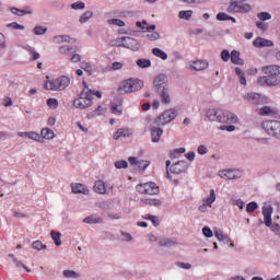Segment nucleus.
I'll use <instances>...</instances> for the list:
<instances>
[{"mask_svg":"<svg viewBox=\"0 0 280 280\" xmlns=\"http://www.w3.org/2000/svg\"><path fill=\"white\" fill-rule=\"evenodd\" d=\"M206 115L209 121H219V124H237V115L228 110L209 109Z\"/></svg>","mask_w":280,"mask_h":280,"instance_id":"obj_1","label":"nucleus"},{"mask_svg":"<svg viewBox=\"0 0 280 280\" xmlns=\"http://www.w3.org/2000/svg\"><path fill=\"white\" fill-rule=\"evenodd\" d=\"M143 86V81L135 78L127 79L122 81L118 89V95H128V93H135L137 91H141Z\"/></svg>","mask_w":280,"mask_h":280,"instance_id":"obj_2","label":"nucleus"},{"mask_svg":"<svg viewBox=\"0 0 280 280\" xmlns=\"http://www.w3.org/2000/svg\"><path fill=\"white\" fill-rule=\"evenodd\" d=\"M272 213H275V208H272V206L262 207L264 224L268 229H271L275 235H278V237H280V225L279 223H272Z\"/></svg>","mask_w":280,"mask_h":280,"instance_id":"obj_3","label":"nucleus"},{"mask_svg":"<svg viewBox=\"0 0 280 280\" xmlns=\"http://www.w3.org/2000/svg\"><path fill=\"white\" fill-rule=\"evenodd\" d=\"M178 117V110L176 108H168L164 110L160 116H158L153 124L154 126H167V124H172L174 119Z\"/></svg>","mask_w":280,"mask_h":280,"instance_id":"obj_4","label":"nucleus"},{"mask_svg":"<svg viewBox=\"0 0 280 280\" xmlns=\"http://www.w3.org/2000/svg\"><path fill=\"white\" fill-rule=\"evenodd\" d=\"M91 92H84V90L79 94V97L73 101V106L80 110L91 108L93 106V97H91Z\"/></svg>","mask_w":280,"mask_h":280,"instance_id":"obj_5","label":"nucleus"},{"mask_svg":"<svg viewBox=\"0 0 280 280\" xmlns=\"http://www.w3.org/2000/svg\"><path fill=\"white\" fill-rule=\"evenodd\" d=\"M261 128L273 139H280V121L279 120H265L261 122Z\"/></svg>","mask_w":280,"mask_h":280,"instance_id":"obj_6","label":"nucleus"},{"mask_svg":"<svg viewBox=\"0 0 280 280\" xmlns=\"http://www.w3.org/2000/svg\"><path fill=\"white\" fill-rule=\"evenodd\" d=\"M136 189H137V191H139V194H145L149 196H156V194H159V191H160L159 186H156V183H154V182L139 184L136 187Z\"/></svg>","mask_w":280,"mask_h":280,"instance_id":"obj_7","label":"nucleus"},{"mask_svg":"<svg viewBox=\"0 0 280 280\" xmlns=\"http://www.w3.org/2000/svg\"><path fill=\"white\" fill-rule=\"evenodd\" d=\"M245 100L255 106H264L268 104V96H264L259 93L250 92L245 96Z\"/></svg>","mask_w":280,"mask_h":280,"instance_id":"obj_8","label":"nucleus"},{"mask_svg":"<svg viewBox=\"0 0 280 280\" xmlns=\"http://www.w3.org/2000/svg\"><path fill=\"white\" fill-rule=\"evenodd\" d=\"M280 80V71L272 73L268 77H260L258 79V84L260 86H277Z\"/></svg>","mask_w":280,"mask_h":280,"instance_id":"obj_9","label":"nucleus"},{"mask_svg":"<svg viewBox=\"0 0 280 280\" xmlns=\"http://www.w3.org/2000/svg\"><path fill=\"white\" fill-rule=\"evenodd\" d=\"M189 170V163L185 160L178 161L170 167L171 174H185Z\"/></svg>","mask_w":280,"mask_h":280,"instance_id":"obj_10","label":"nucleus"},{"mask_svg":"<svg viewBox=\"0 0 280 280\" xmlns=\"http://www.w3.org/2000/svg\"><path fill=\"white\" fill-rule=\"evenodd\" d=\"M221 178H226L228 180H237V178H242V171L240 170H224L219 174Z\"/></svg>","mask_w":280,"mask_h":280,"instance_id":"obj_11","label":"nucleus"},{"mask_svg":"<svg viewBox=\"0 0 280 280\" xmlns=\"http://www.w3.org/2000/svg\"><path fill=\"white\" fill-rule=\"evenodd\" d=\"M150 132L152 143H159V141H161V137H163V126H156L153 122L151 125Z\"/></svg>","mask_w":280,"mask_h":280,"instance_id":"obj_12","label":"nucleus"},{"mask_svg":"<svg viewBox=\"0 0 280 280\" xmlns=\"http://www.w3.org/2000/svg\"><path fill=\"white\" fill-rule=\"evenodd\" d=\"M189 69L192 71H207V69H209V61L205 59L190 61Z\"/></svg>","mask_w":280,"mask_h":280,"instance_id":"obj_13","label":"nucleus"},{"mask_svg":"<svg viewBox=\"0 0 280 280\" xmlns=\"http://www.w3.org/2000/svg\"><path fill=\"white\" fill-rule=\"evenodd\" d=\"M153 86L156 91H160V89H167V75L163 73L158 74L153 80Z\"/></svg>","mask_w":280,"mask_h":280,"instance_id":"obj_14","label":"nucleus"},{"mask_svg":"<svg viewBox=\"0 0 280 280\" xmlns=\"http://www.w3.org/2000/svg\"><path fill=\"white\" fill-rule=\"evenodd\" d=\"M253 46L257 49H264V47H275V43L264 37H256L253 42Z\"/></svg>","mask_w":280,"mask_h":280,"instance_id":"obj_15","label":"nucleus"},{"mask_svg":"<svg viewBox=\"0 0 280 280\" xmlns=\"http://www.w3.org/2000/svg\"><path fill=\"white\" fill-rule=\"evenodd\" d=\"M124 43V47L126 49H131V51H139V48L141 47V45H139V40L132 37H125Z\"/></svg>","mask_w":280,"mask_h":280,"instance_id":"obj_16","label":"nucleus"},{"mask_svg":"<svg viewBox=\"0 0 280 280\" xmlns=\"http://www.w3.org/2000/svg\"><path fill=\"white\" fill-rule=\"evenodd\" d=\"M156 93L159 94L162 104H172V97L170 96V88H160V90H156Z\"/></svg>","mask_w":280,"mask_h":280,"instance_id":"obj_17","label":"nucleus"},{"mask_svg":"<svg viewBox=\"0 0 280 280\" xmlns=\"http://www.w3.org/2000/svg\"><path fill=\"white\" fill-rule=\"evenodd\" d=\"M55 80H56L58 91H65V89H67V86L71 84V80L69 79V77L61 75Z\"/></svg>","mask_w":280,"mask_h":280,"instance_id":"obj_18","label":"nucleus"},{"mask_svg":"<svg viewBox=\"0 0 280 280\" xmlns=\"http://www.w3.org/2000/svg\"><path fill=\"white\" fill-rule=\"evenodd\" d=\"M72 194H83L84 196H89V187L86 185L78 183V184H72Z\"/></svg>","mask_w":280,"mask_h":280,"instance_id":"obj_19","label":"nucleus"},{"mask_svg":"<svg viewBox=\"0 0 280 280\" xmlns=\"http://www.w3.org/2000/svg\"><path fill=\"white\" fill-rule=\"evenodd\" d=\"M85 224H104V218L97 214H91L83 219Z\"/></svg>","mask_w":280,"mask_h":280,"instance_id":"obj_20","label":"nucleus"},{"mask_svg":"<svg viewBox=\"0 0 280 280\" xmlns=\"http://www.w3.org/2000/svg\"><path fill=\"white\" fill-rule=\"evenodd\" d=\"M258 115H261V117H270L272 115H277V109L270 107V106H264L259 109H257Z\"/></svg>","mask_w":280,"mask_h":280,"instance_id":"obj_21","label":"nucleus"},{"mask_svg":"<svg viewBox=\"0 0 280 280\" xmlns=\"http://www.w3.org/2000/svg\"><path fill=\"white\" fill-rule=\"evenodd\" d=\"M214 237H217V240L219 242H224V244H229L231 242V237L226 234H224V232H222V230H214Z\"/></svg>","mask_w":280,"mask_h":280,"instance_id":"obj_22","label":"nucleus"},{"mask_svg":"<svg viewBox=\"0 0 280 280\" xmlns=\"http://www.w3.org/2000/svg\"><path fill=\"white\" fill-rule=\"evenodd\" d=\"M241 3L242 0H231L230 5L228 7L229 14H237Z\"/></svg>","mask_w":280,"mask_h":280,"instance_id":"obj_23","label":"nucleus"},{"mask_svg":"<svg viewBox=\"0 0 280 280\" xmlns=\"http://www.w3.org/2000/svg\"><path fill=\"white\" fill-rule=\"evenodd\" d=\"M94 191L96 194H106V184L104 183V180L98 179L95 182Z\"/></svg>","mask_w":280,"mask_h":280,"instance_id":"obj_24","label":"nucleus"},{"mask_svg":"<svg viewBox=\"0 0 280 280\" xmlns=\"http://www.w3.org/2000/svg\"><path fill=\"white\" fill-rule=\"evenodd\" d=\"M230 60L233 65H244V59L240 58V51L232 50Z\"/></svg>","mask_w":280,"mask_h":280,"instance_id":"obj_25","label":"nucleus"},{"mask_svg":"<svg viewBox=\"0 0 280 280\" xmlns=\"http://www.w3.org/2000/svg\"><path fill=\"white\" fill-rule=\"evenodd\" d=\"M40 137H42L43 141H44V139L51 140L55 137L54 130H51L49 128H44L40 131Z\"/></svg>","mask_w":280,"mask_h":280,"instance_id":"obj_26","label":"nucleus"},{"mask_svg":"<svg viewBox=\"0 0 280 280\" xmlns=\"http://www.w3.org/2000/svg\"><path fill=\"white\" fill-rule=\"evenodd\" d=\"M90 19H93V11H85L79 18V23H81V25H84V23H89Z\"/></svg>","mask_w":280,"mask_h":280,"instance_id":"obj_27","label":"nucleus"},{"mask_svg":"<svg viewBox=\"0 0 280 280\" xmlns=\"http://www.w3.org/2000/svg\"><path fill=\"white\" fill-rule=\"evenodd\" d=\"M142 220H149L150 222H152L153 226H159L161 224L159 217L153 214H144L142 215Z\"/></svg>","mask_w":280,"mask_h":280,"instance_id":"obj_28","label":"nucleus"},{"mask_svg":"<svg viewBox=\"0 0 280 280\" xmlns=\"http://www.w3.org/2000/svg\"><path fill=\"white\" fill-rule=\"evenodd\" d=\"M50 235H51L52 242H55V245L62 246V241L60 240V237H62V234L60 232L51 231Z\"/></svg>","mask_w":280,"mask_h":280,"instance_id":"obj_29","label":"nucleus"},{"mask_svg":"<svg viewBox=\"0 0 280 280\" xmlns=\"http://www.w3.org/2000/svg\"><path fill=\"white\" fill-rule=\"evenodd\" d=\"M152 54L156 56V58H161V60H167V52L163 51L161 48H153Z\"/></svg>","mask_w":280,"mask_h":280,"instance_id":"obj_30","label":"nucleus"},{"mask_svg":"<svg viewBox=\"0 0 280 280\" xmlns=\"http://www.w3.org/2000/svg\"><path fill=\"white\" fill-rule=\"evenodd\" d=\"M11 13L15 14V16H25V14H32L33 11L32 10H21V9H16V8H11Z\"/></svg>","mask_w":280,"mask_h":280,"instance_id":"obj_31","label":"nucleus"},{"mask_svg":"<svg viewBox=\"0 0 280 280\" xmlns=\"http://www.w3.org/2000/svg\"><path fill=\"white\" fill-rule=\"evenodd\" d=\"M250 10H253L250 4L241 2L236 14H246V13L250 12Z\"/></svg>","mask_w":280,"mask_h":280,"instance_id":"obj_32","label":"nucleus"},{"mask_svg":"<svg viewBox=\"0 0 280 280\" xmlns=\"http://www.w3.org/2000/svg\"><path fill=\"white\" fill-rule=\"evenodd\" d=\"M44 89L46 91H58V84L56 83V79L51 81H46Z\"/></svg>","mask_w":280,"mask_h":280,"instance_id":"obj_33","label":"nucleus"},{"mask_svg":"<svg viewBox=\"0 0 280 280\" xmlns=\"http://www.w3.org/2000/svg\"><path fill=\"white\" fill-rule=\"evenodd\" d=\"M33 34L35 36H43L45 34H47V27L45 26H40V25H36L34 28H33Z\"/></svg>","mask_w":280,"mask_h":280,"instance_id":"obj_34","label":"nucleus"},{"mask_svg":"<svg viewBox=\"0 0 280 280\" xmlns=\"http://www.w3.org/2000/svg\"><path fill=\"white\" fill-rule=\"evenodd\" d=\"M63 277L66 279H80V273L74 270H63Z\"/></svg>","mask_w":280,"mask_h":280,"instance_id":"obj_35","label":"nucleus"},{"mask_svg":"<svg viewBox=\"0 0 280 280\" xmlns=\"http://www.w3.org/2000/svg\"><path fill=\"white\" fill-rule=\"evenodd\" d=\"M176 242H174V240L172 238H163L160 241V246L162 247H167V248H172V246H175Z\"/></svg>","mask_w":280,"mask_h":280,"instance_id":"obj_36","label":"nucleus"},{"mask_svg":"<svg viewBox=\"0 0 280 280\" xmlns=\"http://www.w3.org/2000/svg\"><path fill=\"white\" fill-rule=\"evenodd\" d=\"M137 65L140 69H148V67H152V61L150 59H138Z\"/></svg>","mask_w":280,"mask_h":280,"instance_id":"obj_37","label":"nucleus"},{"mask_svg":"<svg viewBox=\"0 0 280 280\" xmlns=\"http://www.w3.org/2000/svg\"><path fill=\"white\" fill-rule=\"evenodd\" d=\"M108 25H115L116 27H126V22L119 19H110L107 21Z\"/></svg>","mask_w":280,"mask_h":280,"instance_id":"obj_38","label":"nucleus"},{"mask_svg":"<svg viewBox=\"0 0 280 280\" xmlns=\"http://www.w3.org/2000/svg\"><path fill=\"white\" fill-rule=\"evenodd\" d=\"M116 170H128V161L126 160H118L114 163Z\"/></svg>","mask_w":280,"mask_h":280,"instance_id":"obj_39","label":"nucleus"},{"mask_svg":"<svg viewBox=\"0 0 280 280\" xmlns=\"http://www.w3.org/2000/svg\"><path fill=\"white\" fill-rule=\"evenodd\" d=\"M257 209H259V205L256 201H250L246 206L247 213H255V211H257Z\"/></svg>","mask_w":280,"mask_h":280,"instance_id":"obj_40","label":"nucleus"},{"mask_svg":"<svg viewBox=\"0 0 280 280\" xmlns=\"http://www.w3.org/2000/svg\"><path fill=\"white\" fill-rule=\"evenodd\" d=\"M194 14V11L187 10V11H180L178 16L179 19H183L184 21H189Z\"/></svg>","mask_w":280,"mask_h":280,"instance_id":"obj_41","label":"nucleus"},{"mask_svg":"<svg viewBox=\"0 0 280 280\" xmlns=\"http://www.w3.org/2000/svg\"><path fill=\"white\" fill-rule=\"evenodd\" d=\"M144 205H149L150 207H161L163 202L161 199H144Z\"/></svg>","mask_w":280,"mask_h":280,"instance_id":"obj_42","label":"nucleus"},{"mask_svg":"<svg viewBox=\"0 0 280 280\" xmlns=\"http://www.w3.org/2000/svg\"><path fill=\"white\" fill-rule=\"evenodd\" d=\"M215 202V190H210V196L205 200L203 203L208 205V207H211Z\"/></svg>","mask_w":280,"mask_h":280,"instance_id":"obj_43","label":"nucleus"},{"mask_svg":"<svg viewBox=\"0 0 280 280\" xmlns=\"http://www.w3.org/2000/svg\"><path fill=\"white\" fill-rule=\"evenodd\" d=\"M236 78L242 86H246V74L244 71H236Z\"/></svg>","mask_w":280,"mask_h":280,"instance_id":"obj_44","label":"nucleus"},{"mask_svg":"<svg viewBox=\"0 0 280 280\" xmlns=\"http://www.w3.org/2000/svg\"><path fill=\"white\" fill-rule=\"evenodd\" d=\"M97 207L98 209H102V211H110V209H113V203H110V201H102Z\"/></svg>","mask_w":280,"mask_h":280,"instance_id":"obj_45","label":"nucleus"},{"mask_svg":"<svg viewBox=\"0 0 280 280\" xmlns=\"http://www.w3.org/2000/svg\"><path fill=\"white\" fill-rule=\"evenodd\" d=\"M231 203L234 207H238V209H244V207H246V202H244L242 199L231 198Z\"/></svg>","mask_w":280,"mask_h":280,"instance_id":"obj_46","label":"nucleus"},{"mask_svg":"<svg viewBox=\"0 0 280 280\" xmlns=\"http://www.w3.org/2000/svg\"><path fill=\"white\" fill-rule=\"evenodd\" d=\"M35 250H47V245L43 244L40 241H35L32 244Z\"/></svg>","mask_w":280,"mask_h":280,"instance_id":"obj_47","label":"nucleus"},{"mask_svg":"<svg viewBox=\"0 0 280 280\" xmlns=\"http://www.w3.org/2000/svg\"><path fill=\"white\" fill-rule=\"evenodd\" d=\"M48 108L56 110L58 108V98H48L46 101Z\"/></svg>","mask_w":280,"mask_h":280,"instance_id":"obj_48","label":"nucleus"},{"mask_svg":"<svg viewBox=\"0 0 280 280\" xmlns=\"http://www.w3.org/2000/svg\"><path fill=\"white\" fill-rule=\"evenodd\" d=\"M28 139H32L33 141H38L39 143H43V138L40 135H38L35 131H28Z\"/></svg>","mask_w":280,"mask_h":280,"instance_id":"obj_49","label":"nucleus"},{"mask_svg":"<svg viewBox=\"0 0 280 280\" xmlns=\"http://www.w3.org/2000/svg\"><path fill=\"white\" fill-rule=\"evenodd\" d=\"M137 165V167L139 168V170H148V167L150 166V161H148V160H140V161H138V163L136 164Z\"/></svg>","mask_w":280,"mask_h":280,"instance_id":"obj_50","label":"nucleus"},{"mask_svg":"<svg viewBox=\"0 0 280 280\" xmlns=\"http://www.w3.org/2000/svg\"><path fill=\"white\" fill-rule=\"evenodd\" d=\"M112 113H113V115H122L124 110L121 109V106H119L115 103H112Z\"/></svg>","mask_w":280,"mask_h":280,"instance_id":"obj_51","label":"nucleus"},{"mask_svg":"<svg viewBox=\"0 0 280 280\" xmlns=\"http://www.w3.org/2000/svg\"><path fill=\"white\" fill-rule=\"evenodd\" d=\"M86 8V4L82 1H77L71 4L72 10H84Z\"/></svg>","mask_w":280,"mask_h":280,"instance_id":"obj_52","label":"nucleus"},{"mask_svg":"<svg viewBox=\"0 0 280 280\" xmlns=\"http://www.w3.org/2000/svg\"><path fill=\"white\" fill-rule=\"evenodd\" d=\"M257 18L260 21H270V19H272V15L268 12H260V13L257 14Z\"/></svg>","mask_w":280,"mask_h":280,"instance_id":"obj_53","label":"nucleus"},{"mask_svg":"<svg viewBox=\"0 0 280 280\" xmlns=\"http://www.w3.org/2000/svg\"><path fill=\"white\" fill-rule=\"evenodd\" d=\"M7 27L11 28V30H25V26L22 24H19L16 22H11L9 24H7Z\"/></svg>","mask_w":280,"mask_h":280,"instance_id":"obj_54","label":"nucleus"},{"mask_svg":"<svg viewBox=\"0 0 280 280\" xmlns=\"http://www.w3.org/2000/svg\"><path fill=\"white\" fill-rule=\"evenodd\" d=\"M126 37H118L115 40L112 42V45L114 47H124Z\"/></svg>","mask_w":280,"mask_h":280,"instance_id":"obj_55","label":"nucleus"},{"mask_svg":"<svg viewBox=\"0 0 280 280\" xmlns=\"http://www.w3.org/2000/svg\"><path fill=\"white\" fill-rule=\"evenodd\" d=\"M73 47L72 46H60L59 47V52L63 55L72 54Z\"/></svg>","mask_w":280,"mask_h":280,"instance_id":"obj_56","label":"nucleus"},{"mask_svg":"<svg viewBox=\"0 0 280 280\" xmlns=\"http://www.w3.org/2000/svg\"><path fill=\"white\" fill-rule=\"evenodd\" d=\"M221 59L223 62H229L231 60V52L228 49L221 51Z\"/></svg>","mask_w":280,"mask_h":280,"instance_id":"obj_57","label":"nucleus"},{"mask_svg":"<svg viewBox=\"0 0 280 280\" xmlns=\"http://www.w3.org/2000/svg\"><path fill=\"white\" fill-rule=\"evenodd\" d=\"M95 115H104V107L100 105L95 110L88 115V117H95Z\"/></svg>","mask_w":280,"mask_h":280,"instance_id":"obj_58","label":"nucleus"},{"mask_svg":"<svg viewBox=\"0 0 280 280\" xmlns=\"http://www.w3.org/2000/svg\"><path fill=\"white\" fill-rule=\"evenodd\" d=\"M202 235H205V237H213V230H211V228L209 226H203L202 228Z\"/></svg>","mask_w":280,"mask_h":280,"instance_id":"obj_59","label":"nucleus"},{"mask_svg":"<svg viewBox=\"0 0 280 280\" xmlns=\"http://www.w3.org/2000/svg\"><path fill=\"white\" fill-rule=\"evenodd\" d=\"M120 240L122 242H132V235L127 232H120Z\"/></svg>","mask_w":280,"mask_h":280,"instance_id":"obj_60","label":"nucleus"},{"mask_svg":"<svg viewBox=\"0 0 280 280\" xmlns=\"http://www.w3.org/2000/svg\"><path fill=\"white\" fill-rule=\"evenodd\" d=\"M280 67L277 65L264 66L261 71H279Z\"/></svg>","mask_w":280,"mask_h":280,"instance_id":"obj_61","label":"nucleus"},{"mask_svg":"<svg viewBox=\"0 0 280 280\" xmlns=\"http://www.w3.org/2000/svg\"><path fill=\"white\" fill-rule=\"evenodd\" d=\"M231 15L224 13V12H219L217 14V21H229Z\"/></svg>","mask_w":280,"mask_h":280,"instance_id":"obj_62","label":"nucleus"},{"mask_svg":"<svg viewBox=\"0 0 280 280\" xmlns=\"http://www.w3.org/2000/svg\"><path fill=\"white\" fill-rule=\"evenodd\" d=\"M220 130H225L226 132H235V125H223Z\"/></svg>","mask_w":280,"mask_h":280,"instance_id":"obj_63","label":"nucleus"},{"mask_svg":"<svg viewBox=\"0 0 280 280\" xmlns=\"http://www.w3.org/2000/svg\"><path fill=\"white\" fill-rule=\"evenodd\" d=\"M147 38H149V40H159V38H161V34L156 32H151L147 35Z\"/></svg>","mask_w":280,"mask_h":280,"instance_id":"obj_64","label":"nucleus"}]
</instances>
